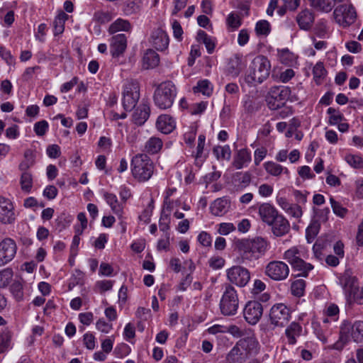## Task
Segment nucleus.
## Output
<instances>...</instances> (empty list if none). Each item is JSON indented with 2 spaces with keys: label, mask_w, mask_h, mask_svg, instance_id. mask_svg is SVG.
<instances>
[{
  "label": "nucleus",
  "mask_w": 363,
  "mask_h": 363,
  "mask_svg": "<svg viewBox=\"0 0 363 363\" xmlns=\"http://www.w3.org/2000/svg\"><path fill=\"white\" fill-rule=\"evenodd\" d=\"M133 177L140 182L149 180L154 172V164L146 154H137L130 163Z\"/></svg>",
  "instance_id": "f03ea898"
},
{
  "label": "nucleus",
  "mask_w": 363,
  "mask_h": 363,
  "mask_svg": "<svg viewBox=\"0 0 363 363\" xmlns=\"http://www.w3.org/2000/svg\"><path fill=\"white\" fill-rule=\"evenodd\" d=\"M151 39L152 45L157 50H164L169 45L168 35L161 29L154 30L151 35Z\"/></svg>",
  "instance_id": "5701e85b"
},
{
  "label": "nucleus",
  "mask_w": 363,
  "mask_h": 363,
  "mask_svg": "<svg viewBox=\"0 0 363 363\" xmlns=\"http://www.w3.org/2000/svg\"><path fill=\"white\" fill-rule=\"evenodd\" d=\"M140 99V87L137 81H127L123 93V106L125 111L135 108Z\"/></svg>",
  "instance_id": "6e6552de"
},
{
  "label": "nucleus",
  "mask_w": 363,
  "mask_h": 363,
  "mask_svg": "<svg viewBox=\"0 0 363 363\" xmlns=\"http://www.w3.org/2000/svg\"><path fill=\"white\" fill-rule=\"evenodd\" d=\"M228 356L237 359L240 363L244 362L249 357L238 342L232 348Z\"/></svg>",
  "instance_id": "58836bf2"
},
{
  "label": "nucleus",
  "mask_w": 363,
  "mask_h": 363,
  "mask_svg": "<svg viewBox=\"0 0 363 363\" xmlns=\"http://www.w3.org/2000/svg\"><path fill=\"white\" fill-rule=\"evenodd\" d=\"M269 225L271 226L272 233L277 237L286 235L291 229L289 220L282 215L279 214Z\"/></svg>",
  "instance_id": "a211bd4d"
},
{
  "label": "nucleus",
  "mask_w": 363,
  "mask_h": 363,
  "mask_svg": "<svg viewBox=\"0 0 363 363\" xmlns=\"http://www.w3.org/2000/svg\"><path fill=\"white\" fill-rule=\"evenodd\" d=\"M333 16L339 25L347 27L354 23L357 13L352 5L342 4L335 8Z\"/></svg>",
  "instance_id": "1a4fd4ad"
},
{
  "label": "nucleus",
  "mask_w": 363,
  "mask_h": 363,
  "mask_svg": "<svg viewBox=\"0 0 363 363\" xmlns=\"http://www.w3.org/2000/svg\"><path fill=\"white\" fill-rule=\"evenodd\" d=\"M346 162L354 168L363 167V160L361 157L354 155H348L345 156Z\"/></svg>",
  "instance_id": "3c124183"
},
{
  "label": "nucleus",
  "mask_w": 363,
  "mask_h": 363,
  "mask_svg": "<svg viewBox=\"0 0 363 363\" xmlns=\"http://www.w3.org/2000/svg\"><path fill=\"white\" fill-rule=\"evenodd\" d=\"M25 160L19 164L21 173L30 172L29 169L35 164V155L31 150H27L24 153Z\"/></svg>",
  "instance_id": "f704fd0d"
},
{
  "label": "nucleus",
  "mask_w": 363,
  "mask_h": 363,
  "mask_svg": "<svg viewBox=\"0 0 363 363\" xmlns=\"http://www.w3.org/2000/svg\"><path fill=\"white\" fill-rule=\"evenodd\" d=\"M313 78L316 83L319 84L320 80L326 74V70L322 62H318L313 69Z\"/></svg>",
  "instance_id": "8fccbe9b"
},
{
  "label": "nucleus",
  "mask_w": 363,
  "mask_h": 363,
  "mask_svg": "<svg viewBox=\"0 0 363 363\" xmlns=\"http://www.w3.org/2000/svg\"><path fill=\"white\" fill-rule=\"evenodd\" d=\"M142 0H126L123 3L122 11L125 16L138 14L143 8Z\"/></svg>",
  "instance_id": "cd10ccee"
},
{
  "label": "nucleus",
  "mask_w": 363,
  "mask_h": 363,
  "mask_svg": "<svg viewBox=\"0 0 363 363\" xmlns=\"http://www.w3.org/2000/svg\"><path fill=\"white\" fill-rule=\"evenodd\" d=\"M286 213L295 218H300L303 215L302 208L298 204L292 203Z\"/></svg>",
  "instance_id": "680f3d73"
},
{
  "label": "nucleus",
  "mask_w": 363,
  "mask_h": 363,
  "mask_svg": "<svg viewBox=\"0 0 363 363\" xmlns=\"http://www.w3.org/2000/svg\"><path fill=\"white\" fill-rule=\"evenodd\" d=\"M290 318V310L283 303L274 305L270 309L269 320L274 326H285L289 323Z\"/></svg>",
  "instance_id": "9d476101"
},
{
  "label": "nucleus",
  "mask_w": 363,
  "mask_h": 363,
  "mask_svg": "<svg viewBox=\"0 0 363 363\" xmlns=\"http://www.w3.org/2000/svg\"><path fill=\"white\" fill-rule=\"evenodd\" d=\"M21 189L23 192L30 193L33 187V175L31 172L21 173L20 178Z\"/></svg>",
  "instance_id": "ea45409f"
},
{
  "label": "nucleus",
  "mask_w": 363,
  "mask_h": 363,
  "mask_svg": "<svg viewBox=\"0 0 363 363\" xmlns=\"http://www.w3.org/2000/svg\"><path fill=\"white\" fill-rule=\"evenodd\" d=\"M235 230V227L233 223H222L219 225V228L218 230V233L220 235H228L230 232H233Z\"/></svg>",
  "instance_id": "e2e57ef3"
},
{
  "label": "nucleus",
  "mask_w": 363,
  "mask_h": 363,
  "mask_svg": "<svg viewBox=\"0 0 363 363\" xmlns=\"http://www.w3.org/2000/svg\"><path fill=\"white\" fill-rule=\"evenodd\" d=\"M258 213L261 220L267 225L272 222L279 214L278 211L270 203H264L259 206Z\"/></svg>",
  "instance_id": "412c9836"
},
{
  "label": "nucleus",
  "mask_w": 363,
  "mask_h": 363,
  "mask_svg": "<svg viewBox=\"0 0 363 363\" xmlns=\"http://www.w3.org/2000/svg\"><path fill=\"white\" fill-rule=\"evenodd\" d=\"M48 155L50 158H57L60 155V148L57 145H50L46 150Z\"/></svg>",
  "instance_id": "338daca9"
},
{
  "label": "nucleus",
  "mask_w": 363,
  "mask_h": 363,
  "mask_svg": "<svg viewBox=\"0 0 363 363\" xmlns=\"http://www.w3.org/2000/svg\"><path fill=\"white\" fill-rule=\"evenodd\" d=\"M238 342L242 347L246 354L249 356L252 353H257L259 342L253 337H247L240 339Z\"/></svg>",
  "instance_id": "2f4dec72"
},
{
  "label": "nucleus",
  "mask_w": 363,
  "mask_h": 363,
  "mask_svg": "<svg viewBox=\"0 0 363 363\" xmlns=\"http://www.w3.org/2000/svg\"><path fill=\"white\" fill-rule=\"evenodd\" d=\"M302 257V251L296 246L289 248L284 254V259L291 264L294 270L298 272V276L307 277L313 266L306 262Z\"/></svg>",
  "instance_id": "39448f33"
},
{
  "label": "nucleus",
  "mask_w": 363,
  "mask_h": 363,
  "mask_svg": "<svg viewBox=\"0 0 363 363\" xmlns=\"http://www.w3.org/2000/svg\"><path fill=\"white\" fill-rule=\"evenodd\" d=\"M170 220V213L162 210L159 220V227L161 231L167 232L169 229Z\"/></svg>",
  "instance_id": "09e8293b"
},
{
  "label": "nucleus",
  "mask_w": 363,
  "mask_h": 363,
  "mask_svg": "<svg viewBox=\"0 0 363 363\" xmlns=\"http://www.w3.org/2000/svg\"><path fill=\"white\" fill-rule=\"evenodd\" d=\"M10 289L13 295L18 301L22 299L23 296V286L20 281H14L11 284Z\"/></svg>",
  "instance_id": "4d7b16f0"
},
{
  "label": "nucleus",
  "mask_w": 363,
  "mask_h": 363,
  "mask_svg": "<svg viewBox=\"0 0 363 363\" xmlns=\"http://www.w3.org/2000/svg\"><path fill=\"white\" fill-rule=\"evenodd\" d=\"M251 161L250 152L245 148L239 150L234 156L233 166L236 169L246 167Z\"/></svg>",
  "instance_id": "393cba45"
},
{
  "label": "nucleus",
  "mask_w": 363,
  "mask_h": 363,
  "mask_svg": "<svg viewBox=\"0 0 363 363\" xmlns=\"http://www.w3.org/2000/svg\"><path fill=\"white\" fill-rule=\"evenodd\" d=\"M311 6L321 11L330 12L337 3L336 0H309Z\"/></svg>",
  "instance_id": "72a5a7b5"
},
{
  "label": "nucleus",
  "mask_w": 363,
  "mask_h": 363,
  "mask_svg": "<svg viewBox=\"0 0 363 363\" xmlns=\"http://www.w3.org/2000/svg\"><path fill=\"white\" fill-rule=\"evenodd\" d=\"M177 96V88L170 81L162 82L155 91L154 102L161 109L172 107Z\"/></svg>",
  "instance_id": "20e7f679"
},
{
  "label": "nucleus",
  "mask_w": 363,
  "mask_h": 363,
  "mask_svg": "<svg viewBox=\"0 0 363 363\" xmlns=\"http://www.w3.org/2000/svg\"><path fill=\"white\" fill-rule=\"evenodd\" d=\"M265 274L274 281H282L288 277L289 268L284 262L272 261L267 264Z\"/></svg>",
  "instance_id": "9b49d317"
},
{
  "label": "nucleus",
  "mask_w": 363,
  "mask_h": 363,
  "mask_svg": "<svg viewBox=\"0 0 363 363\" xmlns=\"http://www.w3.org/2000/svg\"><path fill=\"white\" fill-rule=\"evenodd\" d=\"M198 241L203 247H211L212 244L211 235L205 231H202L199 233L198 236Z\"/></svg>",
  "instance_id": "052dcab7"
},
{
  "label": "nucleus",
  "mask_w": 363,
  "mask_h": 363,
  "mask_svg": "<svg viewBox=\"0 0 363 363\" xmlns=\"http://www.w3.org/2000/svg\"><path fill=\"white\" fill-rule=\"evenodd\" d=\"M11 333L5 330L0 334V354L4 352L10 346Z\"/></svg>",
  "instance_id": "a18cd8bd"
},
{
  "label": "nucleus",
  "mask_w": 363,
  "mask_h": 363,
  "mask_svg": "<svg viewBox=\"0 0 363 363\" xmlns=\"http://www.w3.org/2000/svg\"><path fill=\"white\" fill-rule=\"evenodd\" d=\"M160 62L159 55L153 50L148 49L143 57V67L148 69L156 67Z\"/></svg>",
  "instance_id": "c85d7f7f"
},
{
  "label": "nucleus",
  "mask_w": 363,
  "mask_h": 363,
  "mask_svg": "<svg viewBox=\"0 0 363 363\" xmlns=\"http://www.w3.org/2000/svg\"><path fill=\"white\" fill-rule=\"evenodd\" d=\"M132 29V26L129 21L118 18L115 21H113L108 28V32L111 34H114L119 31H130Z\"/></svg>",
  "instance_id": "7c9ffc66"
},
{
  "label": "nucleus",
  "mask_w": 363,
  "mask_h": 363,
  "mask_svg": "<svg viewBox=\"0 0 363 363\" xmlns=\"http://www.w3.org/2000/svg\"><path fill=\"white\" fill-rule=\"evenodd\" d=\"M94 20L99 23H106L111 20V15L109 12L99 11L94 13Z\"/></svg>",
  "instance_id": "5fc2aeb1"
},
{
  "label": "nucleus",
  "mask_w": 363,
  "mask_h": 363,
  "mask_svg": "<svg viewBox=\"0 0 363 363\" xmlns=\"http://www.w3.org/2000/svg\"><path fill=\"white\" fill-rule=\"evenodd\" d=\"M244 107L248 113H254L259 109V105L252 99H248L245 101Z\"/></svg>",
  "instance_id": "774afa93"
},
{
  "label": "nucleus",
  "mask_w": 363,
  "mask_h": 363,
  "mask_svg": "<svg viewBox=\"0 0 363 363\" xmlns=\"http://www.w3.org/2000/svg\"><path fill=\"white\" fill-rule=\"evenodd\" d=\"M162 141L156 137L150 138L145 143V150L150 154L157 153L162 147Z\"/></svg>",
  "instance_id": "c9c22d12"
},
{
  "label": "nucleus",
  "mask_w": 363,
  "mask_h": 363,
  "mask_svg": "<svg viewBox=\"0 0 363 363\" xmlns=\"http://www.w3.org/2000/svg\"><path fill=\"white\" fill-rule=\"evenodd\" d=\"M16 219L14 207L12 202L5 197L0 196V222L11 224Z\"/></svg>",
  "instance_id": "dca6fc26"
},
{
  "label": "nucleus",
  "mask_w": 363,
  "mask_h": 363,
  "mask_svg": "<svg viewBox=\"0 0 363 363\" xmlns=\"http://www.w3.org/2000/svg\"><path fill=\"white\" fill-rule=\"evenodd\" d=\"M340 333L342 334L350 333L352 340L360 342L363 340V321H356L352 325L348 321H345L341 325Z\"/></svg>",
  "instance_id": "f3484780"
},
{
  "label": "nucleus",
  "mask_w": 363,
  "mask_h": 363,
  "mask_svg": "<svg viewBox=\"0 0 363 363\" xmlns=\"http://www.w3.org/2000/svg\"><path fill=\"white\" fill-rule=\"evenodd\" d=\"M347 301L350 304L352 303L363 304V286L359 289L358 286L351 295L347 296Z\"/></svg>",
  "instance_id": "49530a36"
},
{
  "label": "nucleus",
  "mask_w": 363,
  "mask_h": 363,
  "mask_svg": "<svg viewBox=\"0 0 363 363\" xmlns=\"http://www.w3.org/2000/svg\"><path fill=\"white\" fill-rule=\"evenodd\" d=\"M271 64L264 55L255 57L250 66L249 72L245 76V82L248 84L262 83L269 75Z\"/></svg>",
  "instance_id": "7ed1b4c3"
},
{
  "label": "nucleus",
  "mask_w": 363,
  "mask_h": 363,
  "mask_svg": "<svg viewBox=\"0 0 363 363\" xmlns=\"http://www.w3.org/2000/svg\"><path fill=\"white\" fill-rule=\"evenodd\" d=\"M306 284L303 279H298L291 283V294L296 296L300 297L303 295Z\"/></svg>",
  "instance_id": "c03bdc74"
},
{
  "label": "nucleus",
  "mask_w": 363,
  "mask_h": 363,
  "mask_svg": "<svg viewBox=\"0 0 363 363\" xmlns=\"http://www.w3.org/2000/svg\"><path fill=\"white\" fill-rule=\"evenodd\" d=\"M57 189L53 186H48L43 191V196L49 200L55 199L57 195Z\"/></svg>",
  "instance_id": "69168bd1"
},
{
  "label": "nucleus",
  "mask_w": 363,
  "mask_h": 363,
  "mask_svg": "<svg viewBox=\"0 0 363 363\" xmlns=\"http://www.w3.org/2000/svg\"><path fill=\"white\" fill-rule=\"evenodd\" d=\"M111 52L113 57L121 55L127 48V38L123 33L113 35L111 40Z\"/></svg>",
  "instance_id": "aec40b11"
},
{
  "label": "nucleus",
  "mask_w": 363,
  "mask_h": 363,
  "mask_svg": "<svg viewBox=\"0 0 363 363\" xmlns=\"http://www.w3.org/2000/svg\"><path fill=\"white\" fill-rule=\"evenodd\" d=\"M291 94L288 86H274L269 91L266 101L271 110H277L284 106Z\"/></svg>",
  "instance_id": "423d86ee"
},
{
  "label": "nucleus",
  "mask_w": 363,
  "mask_h": 363,
  "mask_svg": "<svg viewBox=\"0 0 363 363\" xmlns=\"http://www.w3.org/2000/svg\"><path fill=\"white\" fill-rule=\"evenodd\" d=\"M315 16L313 12L309 9H304L298 13L296 21L301 30H309L314 23Z\"/></svg>",
  "instance_id": "6ab92c4d"
},
{
  "label": "nucleus",
  "mask_w": 363,
  "mask_h": 363,
  "mask_svg": "<svg viewBox=\"0 0 363 363\" xmlns=\"http://www.w3.org/2000/svg\"><path fill=\"white\" fill-rule=\"evenodd\" d=\"M239 306L237 291L230 284L225 286L220 302V308L224 315H233L236 313Z\"/></svg>",
  "instance_id": "0eeeda50"
},
{
  "label": "nucleus",
  "mask_w": 363,
  "mask_h": 363,
  "mask_svg": "<svg viewBox=\"0 0 363 363\" xmlns=\"http://www.w3.org/2000/svg\"><path fill=\"white\" fill-rule=\"evenodd\" d=\"M339 284L344 290L346 298L359 286L358 280L350 269H346L339 277Z\"/></svg>",
  "instance_id": "2eb2a0df"
},
{
  "label": "nucleus",
  "mask_w": 363,
  "mask_h": 363,
  "mask_svg": "<svg viewBox=\"0 0 363 363\" xmlns=\"http://www.w3.org/2000/svg\"><path fill=\"white\" fill-rule=\"evenodd\" d=\"M330 201L334 213L337 216L343 218L347 212V208L342 207L338 202L335 201V199L332 197L330 199Z\"/></svg>",
  "instance_id": "6e6d98bb"
},
{
  "label": "nucleus",
  "mask_w": 363,
  "mask_h": 363,
  "mask_svg": "<svg viewBox=\"0 0 363 363\" xmlns=\"http://www.w3.org/2000/svg\"><path fill=\"white\" fill-rule=\"evenodd\" d=\"M302 331L301 326L296 322H293L286 329L285 334L290 345H294L296 342V337L301 335Z\"/></svg>",
  "instance_id": "473e14b6"
},
{
  "label": "nucleus",
  "mask_w": 363,
  "mask_h": 363,
  "mask_svg": "<svg viewBox=\"0 0 363 363\" xmlns=\"http://www.w3.org/2000/svg\"><path fill=\"white\" fill-rule=\"evenodd\" d=\"M228 25L233 29L238 28L241 25V19L240 16L234 13H231L227 18Z\"/></svg>",
  "instance_id": "bf43d9fd"
},
{
  "label": "nucleus",
  "mask_w": 363,
  "mask_h": 363,
  "mask_svg": "<svg viewBox=\"0 0 363 363\" xmlns=\"http://www.w3.org/2000/svg\"><path fill=\"white\" fill-rule=\"evenodd\" d=\"M193 90L194 93H201L209 96L213 93V86L208 79H203L197 82V85L194 86Z\"/></svg>",
  "instance_id": "e433bc0d"
},
{
  "label": "nucleus",
  "mask_w": 363,
  "mask_h": 363,
  "mask_svg": "<svg viewBox=\"0 0 363 363\" xmlns=\"http://www.w3.org/2000/svg\"><path fill=\"white\" fill-rule=\"evenodd\" d=\"M228 281L238 286H245L250 279L249 270L241 266H233L227 270Z\"/></svg>",
  "instance_id": "f8f14e48"
},
{
  "label": "nucleus",
  "mask_w": 363,
  "mask_h": 363,
  "mask_svg": "<svg viewBox=\"0 0 363 363\" xmlns=\"http://www.w3.org/2000/svg\"><path fill=\"white\" fill-rule=\"evenodd\" d=\"M263 314L262 305L256 301H248L243 310L245 320L250 325L257 324Z\"/></svg>",
  "instance_id": "ddd939ff"
},
{
  "label": "nucleus",
  "mask_w": 363,
  "mask_h": 363,
  "mask_svg": "<svg viewBox=\"0 0 363 363\" xmlns=\"http://www.w3.org/2000/svg\"><path fill=\"white\" fill-rule=\"evenodd\" d=\"M229 207V201L226 199L220 198L213 202L211 206V211L213 215L220 216L228 211Z\"/></svg>",
  "instance_id": "c756f323"
},
{
  "label": "nucleus",
  "mask_w": 363,
  "mask_h": 363,
  "mask_svg": "<svg viewBox=\"0 0 363 363\" xmlns=\"http://www.w3.org/2000/svg\"><path fill=\"white\" fill-rule=\"evenodd\" d=\"M156 126L158 130L164 134L172 133L176 127L174 118L167 114H163L158 117Z\"/></svg>",
  "instance_id": "b1692460"
},
{
  "label": "nucleus",
  "mask_w": 363,
  "mask_h": 363,
  "mask_svg": "<svg viewBox=\"0 0 363 363\" xmlns=\"http://www.w3.org/2000/svg\"><path fill=\"white\" fill-rule=\"evenodd\" d=\"M264 166L266 172L272 176H279L283 171L284 173L289 174V170L287 168H284L280 164L274 162H267L264 163Z\"/></svg>",
  "instance_id": "4c0bfd02"
},
{
  "label": "nucleus",
  "mask_w": 363,
  "mask_h": 363,
  "mask_svg": "<svg viewBox=\"0 0 363 363\" xmlns=\"http://www.w3.org/2000/svg\"><path fill=\"white\" fill-rule=\"evenodd\" d=\"M242 262L257 260L265 254L268 247L267 240L261 237L242 239L236 242Z\"/></svg>",
  "instance_id": "f257e3e1"
},
{
  "label": "nucleus",
  "mask_w": 363,
  "mask_h": 363,
  "mask_svg": "<svg viewBox=\"0 0 363 363\" xmlns=\"http://www.w3.org/2000/svg\"><path fill=\"white\" fill-rule=\"evenodd\" d=\"M13 278V271L6 268L0 272V288L6 286Z\"/></svg>",
  "instance_id": "de8ad7c7"
},
{
  "label": "nucleus",
  "mask_w": 363,
  "mask_h": 363,
  "mask_svg": "<svg viewBox=\"0 0 363 363\" xmlns=\"http://www.w3.org/2000/svg\"><path fill=\"white\" fill-rule=\"evenodd\" d=\"M84 344L88 350H94L95 347V337L91 333H86L83 338Z\"/></svg>",
  "instance_id": "0e129e2a"
},
{
  "label": "nucleus",
  "mask_w": 363,
  "mask_h": 363,
  "mask_svg": "<svg viewBox=\"0 0 363 363\" xmlns=\"http://www.w3.org/2000/svg\"><path fill=\"white\" fill-rule=\"evenodd\" d=\"M320 223L318 220H312L309 226L306 229V237L309 238H314L319 232Z\"/></svg>",
  "instance_id": "864d4df0"
},
{
  "label": "nucleus",
  "mask_w": 363,
  "mask_h": 363,
  "mask_svg": "<svg viewBox=\"0 0 363 363\" xmlns=\"http://www.w3.org/2000/svg\"><path fill=\"white\" fill-rule=\"evenodd\" d=\"M104 198L111 207L112 212L116 214L119 219H122L124 212V203L122 201H119L116 195L112 193L105 192L104 194Z\"/></svg>",
  "instance_id": "4be33fe9"
},
{
  "label": "nucleus",
  "mask_w": 363,
  "mask_h": 363,
  "mask_svg": "<svg viewBox=\"0 0 363 363\" xmlns=\"http://www.w3.org/2000/svg\"><path fill=\"white\" fill-rule=\"evenodd\" d=\"M244 67L245 65L242 62V57L235 55L229 60L227 72L228 74L233 77H238Z\"/></svg>",
  "instance_id": "a878e982"
},
{
  "label": "nucleus",
  "mask_w": 363,
  "mask_h": 363,
  "mask_svg": "<svg viewBox=\"0 0 363 363\" xmlns=\"http://www.w3.org/2000/svg\"><path fill=\"white\" fill-rule=\"evenodd\" d=\"M17 246L11 238H5L0 242V266L11 262L16 254Z\"/></svg>",
  "instance_id": "4468645a"
},
{
  "label": "nucleus",
  "mask_w": 363,
  "mask_h": 363,
  "mask_svg": "<svg viewBox=\"0 0 363 363\" xmlns=\"http://www.w3.org/2000/svg\"><path fill=\"white\" fill-rule=\"evenodd\" d=\"M255 30L257 35H268L270 31L269 22L265 20L258 21L256 24Z\"/></svg>",
  "instance_id": "603ef678"
},
{
  "label": "nucleus",
  "mask_w": 363,
  "mask_h": 363,
  "mask_svg": "<svg viewBox=\"0 0 363 363\" xmlns=\"http://www.w3.org/2000/svg\"><path fill=\"white\" fill-rule=\"evenodd\" d=\"M213 153L218 160H229L231 151L228 145L216 146L213 149Z\"/></svg>",
  "instance_id": "79ce46f5"
},
{
  "label": "nucleus",
  "mask_w": 363,
  "mask_h": 363,
  "mask_svg": "<svg viewBox=\"0 0 363 363\" xmlns=\"http://www.w3.org/2000/svg\"><path fill=\"white\" fill-rule=\"evenodd\" d=\"M48 129V123L42 120L35 123L34 125V131L38 136L44 135Z\"/></svg>",
  "instance_id": "13d9d810"
},
{
  "label": "nucleus",
  "mask_w": 363,
  "mask_h": 363,
  "mask_svg": "<svg viewBox=\"0 0 363 363\" xmlns=\"http://www.w3.org/2000/svg\"><path fill=\"white\" fill-rule=\"evenodd\" d=\"M150 108L147 104H140L135 109L133 121L138 125H143L150 116Z\"/></svg>",
  "instance_id": "bb28decb"
},
{
  "label": "nucleus",
  "mask_w": 363,
  "mask_h": 363,
  "mask_svg": "<svg viewBox=\"0 0 363 363\" xmlns=\"http://www.w3.org/2000/svg\"><path fill=\"white\" fill-rule=\"evenodd\" d=\"M196 39L199 42H202L209 54L212 53L215 49V43L212 39L203 30H199L197 33Z\"/></svg>",
  "instance_id": "a19ab883"
},
{
  "label": "nucleus",
  "mask_w": 363,
  "mask_h": 363,
  "mask_svg": "<svg viewBox=\"0 0 363 363\" xmlns=\"http://www.w3.org/2000/svg\"><path fill=\"white\" fill-rule=\"evenodd\" d=\"M327 113L330 115L328 120L330 125H337L344 120V116L337 109L330 107Z\"/></svg>",
  "instance_id": "37998d69"
}]
</instances>
